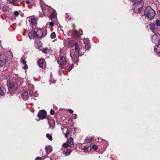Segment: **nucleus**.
Segmentation results:
<instances>
[{
	"instance_id": "nucleus-1",
	"label": "nucleus",
	"mask_w": 160,
	"mask_h": 160,
	"mask_svg": "<svg viewBox=\"0 0 160 160\" xmlns=\"http://www.w3.org/2000/svg\"><path fill=\"white\" fill-rule=\"evenodd\" d=\"M144 14L149 19L152 20L156 15L155 11L150 6H148L145 9Z\"/></svg>"
},
{
	"instance_id": "nucleus-2",
	"label": "nucleus",
	"mask_w": 160,
	"mask_h": 160,
	"mask_svg": "<svg viewBox=\"0 0 160 160\" xmlns=\"http://www.w3.org/2000/svg\"><path fill=\"white\" fill-rule=\"evenodd\" d=\"M7 85L9 92L11 93L14 92L18 87V82L16 81H8Z\"/></svg>"
},
{
	"instance_id": "nucleus-3",
	"label": "nucleus",
	"mask_w": 160,
	"mask_h": 160,
	"mask_svg": "<svg viewBox=\"0 0 160 160\" xmlns=\"http://www.w3.org/2000/svg\"><path fill=\"white\" fill-rule=\"evenodd\" d=\"M66 58L63 56L59 57L57 60V62L59 64V68L61 69L66 68L64 65H66Z\"/></svg>"
},
{
	"instance_id": "nucleus-4",
	"label": "nucleus",
	"mask_w": 160,
	"mask_h": 160,
	"mask_svg": "<svg viewBox=\"0 0 160 160\" xmlns=\"http://www.w3.org/2000/svg\"><path fill=\"white\" fill-rule=\"evenodd\" d=\"M152 41L156 44H158L160 41V35L158 33H155L152 37Z\"/></svg>"
},
{
	"instance_id": "nucleus-5",
	"label": "nucleus",
	"mask_w": 160,
	"mask_h": 160,
	"mask_svg": "<svg viewBox=\"0 0 160 160\" xmlns=\"http://www.w3.org/2000/svg\"><path fill=\"white\" fill-rule=\"evenodd\" d=\"M34 33H35V34L36 35V37H37L38 38H40L42 36L44 37L46 36V33H45V34L43 35L42 31L41 29H35Z\"/></svg>"
},
{
	"instance_id": "nucleus-6",
	"label": "nucleus",
	"mask_w": 160,
	"mask_h": 160,
	"mask_svg": "<svg viewBox=\"0 0 160 160\" xmlns=\"http://www.w3.org/2000/svg\"><path fill=\"white\" fill-rule=\"evenodd\" d=\"M27 19L31 26L36 27L37 25V19L36 18L31 16L28 17Z\"/></svg>"
},
{
	"instance_id": "nucleus-7",
	"label": "nucleus",
	"mask_w": 160,
	"mask_h": 160,
	"mask_svg": "<svg viewBox=\"0 0 160 160\" xmlns=\"http://www.w3.org/2000/svg\"><path fill=\"white\" fill-rule=\"evenodd\" d=\"M144 4V2L142 0H140L139 1L135 2L134 5L136 7V9H138L142 10V8L143 7Z\"/></svg>"
},
{
	"instance_id": "nucleus-8",
	"label": "nucleus",
	"mask_w": 160,
	"mask_h": 160,
	"mask_svg": "<svg viewBox=\"0 0 160 160\" xmlns=\"http://www.w3.org/2000/svg\"><path fill=\"white\" fill-rule=\"evenodd\" d=\"M82 55L81 54L78 55L76 54L75 52H72L71 53L70 56L74 62H77L79 60L78 57L79 56H81Z\"/></svg>"
},
{
	"instance_id": "nucleus-9",
	"label": "nucleus",
	"mask_w": 160,
	"mask_h": 160,
	"mask_svg": "<svg viewBox=\"0 0 160 160\" xmlns=\"http://www.w3.org/2000/svg\"><path fill=\"white\" fill-rule=\"evenodd\" d=\"M47 115L46 112L43 110H41L38 113V117L41 119L46 118Z\"/></svg>"
},
{
	"instance_id": "nucleus-10",
	"label": "nucleus",
	"mask_w": 160,
	"mask_h": 160,
	"mask_svg": "<svg viewBox=\"0 0 160 160\" xmlns=\"http://www.w3.org/2000/svg\"><path fill=\"white\" fill-rule=\"evenodd\" d=\"M2 58V59L0 60V67H2L5 65L6 62V57L3 55H0V58Z\"/></svg>"
},
{
	"instance_id": "nucleus-11",
	"label": "nucleus",
	"mask_w": 160,
	"mask_h": 160,
	"mask_svg": "<svg viewBox=\"0 0 160 160\" xmlns=\"http://www.w3.org/2000/svg\"><path fill=\"white\" fill-rule=\"evenodd\" d=\"M38 65L41 68L44 69L46 67V62L42 59H40L39 60L38 62Z\"/></svg>"
},
{
	"instance_id": "nucleus-12",
	"label": "nucleus",
	"mask_w": 160,
	"mask_h": 160,
	"mask_svg": "<svg viewBox=\"0 0 160 160\" xmlns=\"http://www.w3.org/2000/svg\"><path fill=\"white\" fill-rule=\"evenodd\" d=\"M47 10H51L52 11L51 14L49 15V17L51 19H52L55 18L56 16V13L54 10H52L51 7H47Z\"/></svg>"
},
{
	"instance_id": "nucleus-13",
	"label": "nucleus",
	"mask_w": 160,
	"mask_h": 160,
	"mask_svg": "<svg viewBox=\"0 0 160 160\" xmlns=\"http://www.w3.org/2000/svg\"><path fill=\"white\" fill-rule=\"evenodd\" d=\"M34 32L35 29L34 31L32 30H29L28 35L30 39H31L36 37V35Z\"/></svg>"
},
{
	"instance_id": "nucleus-14",
	"label": "nucleus",
	"mask_w": 160,
	"mask_h": 160,
	"mask_svg": "<svg viewBox=\"0 0 160 160\" xmlns=\"http://www.w3.org/2000/svg\"><path fill=\"white\" fill-rule=\"evenodd\" d=\"M30 92H31L29 90H24L21 94V96L23 99H25L27 98L29 93H30Z\"/></svg>"
},
{
	"instance_id": "nucleus-15",
	"label": "nucleus",
	"mask_w": 160,
	"mask_h": 160,
	"mask_svg": "<svg viewBox=\"0 0 160 160\" xmlns=\"http://www.w3.org/2000/svg\"><path fill=\"white\" fill-rule=\"evenodd\" d=\"M74 46H75V52L78 54H79L80 52L81 47L78 45V43L77 42H76L75 43Z\"/></svg>"
},
{
	"instance_id": "nucleus-16",
	"label": "nucleus",
	"mask_w": 160,
	"mask_h": 160,
	"mask_svg": "<svg viewBox=\"0 0 160 160\" xmlns=\"http://www.w3.org/2000/svg\"><path fill=\"white\" fill-rule=\"evenodd\" d=\"M148 26L150 28V29L153 33H154V31L157 30L158 28V27L156 26L155 24L154 23H151L148 25Z\"/></svg>"
},
{
	"instance_id": "nucleus-17",
	"label": "nucleus",
	"mask_w": 160,
	"mask_h": 160,
	"mask_svg": "<svg viewBox=\"0 0 160 160\" xmlns=\"http://www.w3.org/2000/svg\"><path fill=\"white\" fill-rule=\"evenodd\" d=\"M154 51L157 53L160 54V44L156 45L154 48Z\"/></svg>"
},
{
	"instance_id": "nucleus-18",
	"label": "nucleus",
	"mask_w": 160,
	"mask_h": 160,
	"mask_svg": "<svg viewBox=\"0 0 160 160\" xmlns=\"http://www.w3.org/2000/svg\"><path fill=\"white\" fill-rule=\"evenodd\" d=\"M45 150L46 153L48 154L52 152V147L51 146H48L46 147Z\"/></svg>"
},
{
	"instance_id": "nucleus-19",
	"label": "nucleus",
	"mask_w": 160,
	"mask_h": 160,
	"mask_svg": "<svg viewBox=\"0 0 160 160\" xmlns=\"http://www.w3.org/2000/svg\"><path fill=\"white\" fill-rule=\"evenodd\" d=\"M84 43L85 45V48L86 50H88L90 48L89 42L87 40L84 41Z\"/></svg>"
},
{
	"instance_id": "nucleus-20",
	"label": "nucleus",
	"mask_w": 160,
	"mask_h": 160,
	"mask_svg": "<svg viewBox=\"0 0 160 160\" xmlns=\"http://www.w3.org/2000/svg\"><path fill=\"white\" fill-rule=\"evenodd\" d=\"M5 92V89L3 87H0V94L3 95Z\"/></svg>"
},
{
	"instance_id": "nucleus-21",
	"label": "nucleus",
	"mask_w": 160,
	"mask_h": 160,
	"mask_svg": "<svg viewBox=\"0 0 160 160\" xmlns=\"http://www.w3.org/2000/svg\"><path fill=\"white\" fill-rule=\"evenodd\" d=\"M84 151V152H86L87 151L88 152H90L91 150V147H85L83 149Z\"/></svg>"
},
{
	"instance_id": "nucleus-22",
	"label": "nucleus",
	"mask_w": 160,
	"mask_h": 160,
	"mask_svg": "<svg viewBox=\"0 0 160 160\" xmlns=\"http://www.w3.org/2000/svg\"><path fill=\"white\" fill-rule=\"evenodd\" d=\"M73 139L72 138H70L68 141V146H71L73 144Z\"/></svg>"
},
{
	"instance_id": "nucleus-23",
	"label": "nucleus",
	"mask_w": 160,
	"mask_h": 160,
	"mask_svg": "<svg viewBox=\"0 0 160 160\" xmlns=\"http://www.w3.org/2000/svg\"><path fill=\"white\" fill-rule=\"evenodd\" d=\"M142 10L141 9H136V7H135V8L133 9V12L137 14L140 13Z\"/></svg>"
},
{
	"instance_id": "nucleus-24",
	"label": "nucleus",
	"mask_w": 160,
	"mask_h": 160,
	"mask_svg": "<svg viewBox=\"0 0 160 160\" xmlns=\"http://www.w3.org/2000/svg\"><path fill=\"white\" fill-rule=\"evenodd\" d=\"M50 37L52 39H54L56 37V35L55 32H52L50 35Z\"/></svg>"
},
{
	"instance_id": "nucleus-25",
	"label": "nucleus",
	"mask_w": 160,
	"mask_h": 160,
	"mask_svg": "<svg viewBox=\"0 0 160 160\" xmlns=\"http://www.w3.org/2000/svg\"><path fill=\"white\" fill-rule=\"evenodd\" d=\"M72 152L71 150H67L66 152H65V154L66 156L69 155Z\"/></svg>"
},
{
	"instance_id": "nucleus-26",
	"label": "nucleus",
	"mask_w": 160,
	"mask_h": 160,
	"mask_svg": "<svg viewBox=\"0 0 160 160\" xmlns=\"http://www.w3.org/2000/svg\"><path fill=\"white\" fill-rule=\"evenodd\" d=\"M156 27H158V26H160V21L159 19H157L156 21Z\"/></svg>"
},
{
	"instance_id": "nucleus-27",
	"label": "nucleus",
	"mask_w": 160,
	"mask_h": 160,
	"mask_svg": "<svg viewBox=\"0 0 160 160\" xmlns=\"http://www.w3.org/2000/svg\"><path fill=\"white\" fill-rule=\"evenodd\" d=\"M94 137L93 136H92V138H87L86 139H85V140L86 141V142H90L91 141L92 139L94 138Z\"/></svg>"
},
{
	"instance_id": "nucleus-28",
	"label": "nucleus",
	"mask_w": 160,
	"mask_h": 160,
	"mask_svg": "<svg viewBox=\"0 0 160 160\" xmlns=\"http://www.w3.org/2000/svg\"><path fill=\"white\" fill-rule=\"evenodd\" d=\"M46 137L50 140H52V136L49 134H47Z\"/></svg>"
},
{
	"instance_id": "nucleus-29",
	"label": "nucleus",
	"mask_w": 160,
	"mask_h": 160,
	"mask_svg": "<svg viewBox=\"0 0 160 160\" xmlns=\"http://www.w3.org/2000/svg\"><path fill=\"white\" fill-rule=\"evenodd\" d=\"M4 79L6 80H9L10 79V75L9 74H7L5 76Z\"/></svg>"
},
{
	"instance_id": "nucleus-30",
	"label": "nucleus",
	"mask_w": 160,
	"mask_h": 160,
	"mask_svg": "<svg viewBox=\"0 0 160 160\" xmlns=\"http://www.w3.org/2000/svg\"><path fill=\"white\" fill-rule=\"evenodd\" d=\"M48 50V49L47 48H43V49L42 50V51L45 54H46L47 53Z\"/></svg>"
},
{
	"instance_id": "nucleus-31",
	"label": "nucleus",
	"mask_w": 160,
	"mask_h": 160,
	"mask_svg": "<svg viewBox=\"0 0 160 160\" xmlns=\"http://www.w3.org/2000/svg\"><path fill=\"white\" fill-rule=\"evenodd\" d=\"M74 34L76 36L78 37H79L80 36V35L79 34V32L78 31H75L74 32Z\"/></svg>"
},
{
	"instance_id": "nucleus-32",
	"label": "nucleus",
	"mask_w": 160,
	"mask_h": 160,
	"mask_svg": "<svg viewBox=\"0 0 160 160\" xmlns=\"http://www.w3.org/2000/svg\"><path fill=\"white\" fill-rule=\"evenodd\" d=\"M74 67V65L73 64H71L70 66H69L68 68V71H70L71 70L72 68H73Z\"/></svg>"
},
{
	"instance_id": "nucleus-33",
	"label": "nucleus",
	"mask_w": 160,
	"mask_h": 160,
	"mask_svg": "<svg viewBox=\"0 0 160 160\" xmlns=\"http://www.w3.org/2000/svg\"><path fill=\"white\" fill-rule=\"evenodd\" d=\"M18 0H8V1L10 3H13L15 2L16 1Z\"/></svg>"
},
{
	"instance_id": "nucleus-34",
	"label": "nucleus",
	"mask_w": 160,
	"mask_h": 160,
	"mask_svg": "<svg viewBox=\"0 0 160 160\" xmlns=\"http://www.w3.org/2000/svg\"><path fill=\"white\" fill-rule=\"evenodd\" d=\"M19 14V12L17 11H15L14 12V15L16 17H17L18 16Z\"/></svg>"
},
{
	"instance_id": "nucleus-35",
	"label": "nucleus",
	"mask_w": 160,
	"mask_h": 160,
	"mask_svg": "<svg viewBox=\"0 0 160 160\" xmlns=\"http://www.w3.org/2000/svg\"><path fill=\"white\" fill-rule=\"evenodd\" d=\"M54 23L53 22H49V25L50 26L52 27L54 26Z\"/></svg>"
},
{
	"instance_id": "nucleus-36",
	"label": "nucleus",
	"mask_w": 160,
	"mask_h": 160,
	"mask_svg": "<svg viewBox=\"0 0 160 160\" xmlns=\"http://www.w3.org/2000/svg\"><path fill=\"white\" fill-rule=\"evenodd\" d=\"M68 143H64L63 144V146L64 148H67L69 146L68 145Z\"/></svg>"
},
{
	"instance_id": "nucleus-37",
	"label": "nucleus",
	"mask_w": 160,
	"mask_h": 160,
	"mask_svg": "<svg viewBox=\"0 0 160 160\" xmlns=\"http://www.w3.org/2000/svg\"><path fill=\"white\" fill-rule=\"evenodd\" d=\"M92 148L94 149L95 150H96L97 149V146L94 144L92 146Z\"/></svg>"
},
{
	"instance_id": "nucleus-38",
	"label": "nucleus",
	"mask_w": 160,
	"mask_h": 160,
	"mask_svg": "<svg viewBox=\"0 0 160 160\" xmlns=\"http://www.w3.org/2000/svg\"><path fill=\"white\" fill-rule=\"evenodd\" d=\"M72 117L74 119H76L77 118V115L76 114H74L72 115Z\"/></svg>"
},
{
	"instance_id": "nucleus-39",
	"label": "nucleus",
	"mask_w": 160,
	"mask_h": 160,
	"mask_svg": "<svg viewBox=\"0 0 160 160\" xmlns=\"http://www.w3.org/2000/svg\"><path fill=\"white\" fill-rule=\"evenodd\" d=\"M69 130H68L67 131L66 133L65 134V136L66 138H67L69 134Z\"/></svg>"
},
{
	"instance_id": "nucleus-40",
	"label": "nucleus",
	"mask_w": 160,
	"mask_h": 160,
	"mask_svg": "<svg viewBox=\"0 0 160 160\" xmlns=\"http://www.w3.org/2000/svg\"><path fill=\"white\" fill-rule=\"evenodd\" d=\"M22 63L23 64H26V62L25 59H22Z\"/></svg>"
},
{
	"instance_id": "nucleus-41",
	"label": "nucleus",
	"mask_w": 160,
	"mask_h": 160,
	"mask_svg": "<svg viewBox=\"0 0 160 160\" xmlns=\"http://www.w3.org/2000/svg\"><path fill=\"white\" fill-rule=\"evenodd\" d=\"M55 112L53 109H51L50 111V113L51 115H52L54 114Z\"/></svg>"
},
{
	"instance_id": "nucleus-42",
	"label": "nucleus",
	"mask_w": 160,
	"mask_h": 160,
	"mask_svg": "<svg viewBox=\"0 0 160 160\" xmlns=\"http://www.w3.org/2000/svg\"><path fill=\"white\" fill-rule=\"evenodd\" d=\"M23 68L26 70V69H28V65H27L26 64H24V67H23Z\"/></svg>"
},
{
	"instance_id": "nucleus-43",
	"label": "nucleus",
	"mask_w": 160,
	"mask_h": 160,
	"mask_svg": "<svg viewBox=\"0 0 160 160\" xmlns=\"http://www.w3.org/2000/svg\"><path fill=\"white\" fill-rule=\"evenodd\" d=\"M42 158L41 157H38L35 159V160H42Z\"/></svg>"
},
{
	"instance_id": "nucleus-44",
	"label": "nucleus",
	"mask_w": 160,
	"mask_h": 160,
	"mask_svg": "<svg viewBox=\"0 0 160 160\" xmlns=\"http://www.w3.org/2000/svg\"><path fill=\"white\" fill-rule=\"evenodd\" d=\"M68 110L71 113H72L73 112V110H72L71 109H68Z\"/></svg>"
},
{
	"instance_id": "nucleus-45",
	"label": "nucleus",
	"mask_w": 160,
	"mask_h": 160,
	"mask_svg": "<svg viewBox=\"0 0 160 160\" xmlns=\"http://www.w3.org/2000/svg\"><path fill=\"white\" fill-rule=\"evenodd\" d=\"M26 2L28 4H29L30 3V2L29 0H26Z\"/></svg>"
},
{
	"instance_id": "nucleus-46",
	"label": "nucleus",
	"mask_w": 160,
	"mask_h": 160,
	"mask_svg": "<svg viewBox=\"0 0 160 160\" xmlns=\"http://www.w3.org/2000/svg\"><path fill=\"white\" fill-rule=\"evenodd\" d=\"M4 7L3 8V9H4V11H5V9H4Z\"/></svg>"
},
{
	"instance_id": "nucleus-47",
	"label": "nucleus",
	"mask_w": 160,
	"mask_h": 160,
	"mask_svg": "<svg viewBox=\"0 0 160 160\" xmlns=\"http://www.w3.org/2000/svg\"><path fill=\"white\" fill-rule=\"evenodd\" d=\"M4 7L3 8V9H4V11H5V9H4Z\"/></svg>"
},
{
	"instance_id": "nucleus-48",
	"label": "nucleus",
	"mask_w": 160,
	"mask_h": 160,
	"mask_svg": "<svg viewBox=\"0 0 160 160\" xmlns=\"http://www.w3.org/2000/svg\"><path fill=\"white\" fill-rule=\"evenodd\" d=\"M157 1H158V0H156Z\"/></svg>"
}]
</instances>
